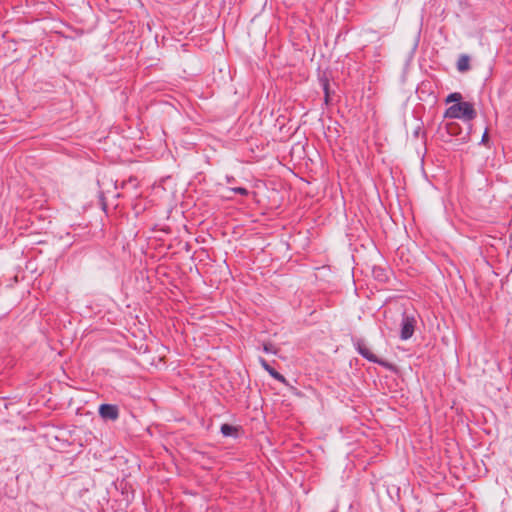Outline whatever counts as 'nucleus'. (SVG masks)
Listing matches in <instances>:
<instances>
[{
	"instance_id": "1",
	"label": "nucleus",
	"mask_w": 512,
	"mask_h": 512,
	"mask_svg": "<svg viewBox=\"0 0 512 512\" xmlns=\"http://www.w3.org/2000/svg\"><path fill=\"white\" fill-rule=\"evenodd\" d=\"M444 116L451 119L471 121L476 117L474 106L469 102L455 103L445 111Z\"/></svg>"
},
{
	"instance_id": "2",
	"label": "nucleus",
	"mask_w": 512,
	"mask_h": 512,
	"mask_svg": "<svg viewBox=\"0 0 512 512\" xmlns=\"http://www.w3.org/2000/svg\"><path fill=\"white\" fill-rule=\"evenodd\" d=\"M416 325V319L413 316L404 315L401 322V334L402 340H407L412 337Z\"/></svg>"
},
{
	"instance_id": "3",
	"label": "nucleus",
	"mask_w": 512,
	"mask_h": 512,
	"mask_svg": "<svg viewBox=\"0 0 512 512\" xmlns=\"http://www.w3.org/2000/svg\"><path fill=\"white\" fill-rule=\"evenodd\" d=\"M99 414L104 419L115 420L118 418V409L114 405L103 404L99 408Z\"/></svg>"
},
{
	"instance_id": "4",
	"label": "nucleus",
	"mask_w": 512,
	"mask_h": 512,
	"mask_svg": "<svg viewBox=\"0 0 512 512\" xmlns=\"http://www.w3.org/2000/svg\"><path fill=\"white\" fill-rule=\"evenodd\" d=\"M357 350L363 357H365L369 361L384 364L383 362L378 360V358L371 352V350L365 344L358 343Z\"/></svg>"
},
{
	"instance_id": "5",
	"label": "nucleus",
	"mask_w": 512,
	"mask_h": 512,
	"mask_svg": "<svg viewBox=\"0 0 512 512\" xmlns=\"http://www.w3.org/2000/svg\"><path fill=\"white\" fill-rule=\"evenodd\" d=\"M261 364L263 366V368L273 377L275 378L276 380L286 384L287 383V380L285 379V377L283 375H281L280 373H278L276 370H274L273 368H271L267 362L265 360H261Z\"/></svg>"
},
{
	"instance_id": "6",
	"label": "nucleus",
	"mask_w": 512,
	"mask_h": 512,
	"mask_svg": "<svg viewBox=\"0 0 512 512\" xmlns=\"http://www.w3.org/2000/svg\"><path fill=\"white\" fill-rule=\"evenodd\" d=\"M469 62H470V59L467 55L460 56L458 59V62H457V69L460 72H465V71L469 70V68H470Z\"/></svg>"
},
{
	"instance_id": "7",
	"label": "nucleus",
	"mask_w": 512,
	"mask_h": 512,
	"mask_svg": "<svg viewBox=\"0 0 512 512\" xmlns=\"http://www.w3.org/2000/svg\"><path fill=\"white\" fill-rule=\"evenodd\" d=\"M461 100H462V95L460 93H457V92L451 93L446 98V102L447 103H450V102L463 103Z\"/></svg>"
},
{
	"instance_id": "8",
	"label": "nucleus",
	"mask_w": 512,
	"mask_h": 512,
	"mask_svg": "<svg viewBox=\"0 0 512 512\" xmlns=\"http://www.w3.org/2000/svg\"><path fill=\"white\" fill-rule=\"evenodd\" d=\"M235 431H236V429L233 426L228 425V424H223L221 427V432L225 436H231L235 433Z\"/></svg>"
},
{
	"instance_id": "9",
	"label": "nucleus",
	"mask_w": 512,
	"mask_h": 512,
	"mask_svg": "<svg viewBox=\"0 0 512 512\" xmlns=\"http://www.w3.org/2000/svg\"><path fill=\"white\" fill-rule=\"evenodd\" d=\"M231 191L235 192V193H239L241 195H247L248 194V191L247 189L245 188H242V187H237V188H232L230 189Z\"/></svg>"
},
{
	"instance_id": "10",
	"label": "nucleus",
	"mask_w": 512,
	"mask_h": 512,
	"mask_svg": "<svg viewBox=\"0 0 512 512\" xmlns=\"http://www.w3.org/2000/svg\"><path fill=\"white\" fill-rule=\"evenodd\" d=\"M264 350L267 353H275V351H273L272 348L270 346H268V345L264 346Z\"/></svg>"
},
{
	"instance_id": "11",
	"label": "nucleus",
	"mask_w": 512,
	"mask_h": 512,
	"mask_svg": "<svg viewBox=\"0 0 512 512\" xmlns=\"http://www.w3.org/2000/svg\"><path fill=\"white\" fill-rule=\"evenodd\" d=\"M487 138H488V134H487V132H485V133H484V135H483V137H482V141H483V142H484V141H486V140H487Z\"/></svg>"
}]
</instances>
